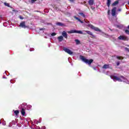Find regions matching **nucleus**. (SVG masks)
<instances>
[{"mask_svg": "<svg viewBox=\"0 0 129 129\" xmlns=\"http://www.w3.org/2000/svg\"><path fill=\"white\" fill-rule=\"evenodd\" d=\"M80 58L81 59V60L83 61V62L86 63V64H88V65H91V63L93 62V59H88L82 55L80 56Z\"/></svg>", "mask_w": 129, "mask_h": 129, "instance_id": "nucleus-1", "label": "nucleus"}, {"mask_svg": "<svg viewBox=\"0 0 129 129\" xmlns=\"http://www.w3.org/2000/svg\"><path fill=\"white\" fill-rule=\"evenodd\" d=\"M68 34H73L74 33H76L77 34H81L82 35H86L85 33V31H81L80 30L78 31L76 30H71L69 31H68Z\"/></svg>", "mask_w": 129, "mask_h": 129, "instance_id": "nucleus-2", "label": "nucleus"}, {"mask_svg": "<svg viewBox=\"0 0 129 129\" xmlns=\"http://www.w3.org/2000/svg\"><path fill=\"white\" fill-rule=\"evenodd\" d=\"M68 34H73L74 33H76L77 34H81L82 35H86L85 33V31H81L80 30L78 31L76 30H71L69 31H68Z\"/></svg>", "mask_w": 129, "mask_h": 129, "instance_id": "nucleus-3", "label": "nucleus"}, {"mask_svg": "<svg viewBox=\"0 0 129 129\" xmlns=\"http://www.w3.org/2000/svg\"><path fill=\"white\" fill-rule=\"evenodd\" d=\"M85 22L86 24H86V25L88 26V27H90V28H91V29H92L93 30H94L95 31L100 32V30L98 28L95 27L94 26H93L92 25L89 24V21H88L87 20H85Z\"/></svg>", "mask_w": 129, "mask_h": 129, "instance_id": "nucleus-4", "label": "nucleus"}, {"mask_svg": "<svg viewBox=\"0 0 129 129\" xmlns=\"http://www.w3.org/2000/svg\"><path fill=\"white\" fill-rule=\"evenodd\" d=\"M110 77L114 81H125V80L123 77H121L120 78H119L115 76H111Z\"/></svg>", "mask_w": 129, "mask_h": 129, "instance_id": "nucleus-5", "label": "nucleus"}, {"mask_svg": "<svg viewBox=\"0 0 129 129\" xmlns=\"http://www.w3.org/2000/svg\"><path fill=\"white\" fill-rule=\"evenodd\" d=\"M64 51H65L66 53H68V54H69L70 55H72V54H73V52H72V51L68 48H64Z\"/></svg>", "mask_w": 129, "mask_h": 129, "instance_id": "nucleus-6", "label": "nucleus"}, {"mask_svg": "<svg viewBox=\"0 0 129 129\" xmlns=\"http://www.w3.org/2000/svg\"><path fill=\"white\" fill-rule=\"evenodd\" d=\"M20 27H21L22 28H27V26L25 25V22H24V21L20 23Z\"/></svg>", "mask_w": 129, "mask_h": 129, "instance_id": "nucleus-7", "label": "nucleus"}, {"mask_svg": "<svg viewBox=\"0 0 129 129\" xmlns=\"http://www.w3.org/2000/svg\"><path fill=\"white\" fill-rule=\"evenodd\" d=\"M118 38L119 40H125L127 39V38L125 36H120L118 37Z\"/></svg>", "mask_w": 129, "mask_h": 129, "instance_id": "nucleus-8", "label": "nucleus"}, {"mask_svg": "<svg viewBox=\"0 0 129 129\" xmlns=\"http://www.w3.org/2000/svg\"><path fill=\"white\" fill-rule=\"evenodd\" d=\"M115 12H116V8L114 7L112 10V16H115Z\"/></svg>", "mask_w": 129, "mask_h": 129, "instance_id": "nucleus-9", "label": "nucleus"}, {"mask_svg": "<svg viewBox=\"0 0 129 129\" xmlns=\"http://www.w3.org/2000/svg\"><path fill=\"white\" fill-rule=\"evenodd\" d=\"M62 35L63 37H64V38L67 39V33H66V32L63 31Z\"/></svg>", "mask_w": 129, "mask_h": 129, "instance_id": "nucleus-10", "label": "nucleus"}, {"mask_svg": "<svg viewBox=\"0 0 129 129\" xmlns=\"http://www.w3.org/2000/svg\"><path fill=\"white\" fill-rule=\"evenodd\" d=\"M103 68L104 69H108V68H109V64H104Z\"/></svg>", "mask_w": 129, "mask_h": 129, "instance_id": "nucleus-11", "label": "nucleus"}, {"mask_svg": "<svg viewBox=\"0 0 129 129\" xmlns=\"http://www.w3.org/2000/svg\"><path fill=\"white\" fill-rule=\"evenodd\" d=\"M57 39L59 42H62V41H63V36H59L57 38Z\"/></svg>", "mask_w": 129, "mask_h": 129, "instance_id": "nucleus-12", "label": "nucleus"}, {"mask_svg": "<svg viewBox=\"0 0 129 129\" xmlns=\"http://www.w3.org/2000/svg\"><path fill=\"white\" fill-rule=\"evenodd\" d=\"M21 114L23 116H25V114H26V112L25 111V110L24 109V108H22L21 110Z\"/></svg>", "mask_w": 129, "mask_h": 129, "instance_id": "nucleus-13", "label": "nucleus"}, {"mask_svg": "<svg viewBox=\"0 0 129 129\" xmlns=\"http://www.w3.org/2000/svg\"><path fill=\"white\" fill-rule=\"evenodd\" d=\"M74 18H75V19H76V20H77L78 21H79V22H80L82 24L83 23V21H81L80 19L79 18H78V17H76V16H74Z\"/></svg>", "mask_w": 129, "mask_h": 129, "instance_id": "nucleus-14", "label": "nucleus"}, {"mask_svg": "<svg viewBox=\"0 0 129 129\" xmlns=\"http://www.w3.org/2000/svg\"><path fill=\"white\" fill-rule=\"evenodd\" d=\"M93 3H94L93 0H90L89 1V4L90 5V6H93Z\"/></svg>", "mask_w": 129, "mask_h": 129, "instance_id": "nucleus-15", "label": "nucleus"}, {"mask_svg": "<svg viewBox=\"0 0 129 129\" xmlns=\"http://www.w3.org/2000/svg\"><path fill=\"white\" fill-rule=\"evenodd\" d=\"M85 32L87 33V34H88V35H92V32H91V31H85Z\"/></svg>", "mask_w": 129, "mask_h": 129, "instance_id": "nucleus-16", "label": "nucleus"}, {"mask_svg": "<svg viewBox=\"0 0 129 129\" xmlns=\"http://www.w3.org/2000/svg\"><path fill=\"white\" fill-rule=\"evenodd\" d=\"M117 4H118V1H115L114 3H113L112 4V6H116V5H117Z\"/></svg>", "mask_w": 129, "mask_h": 129, "instance_id": "nucleus-17", "label": "nucleus"}, {"mask_svg": "<svg viewBox=\"0 0 129 129\" xmlns=\"http://www.w3.org/2000/svg\"><path fill=\"white\" fill-rule=\"evenodd\" d=\"M75 42H76L77 45L80 44V41H79L78 39L75 40Z\"/></svg>", "mask_w": 129, "mask_h": 129, "instance_id": "nucleus-18", "label": "nucleus"}, {"mask_svg": "<svg viewBox=\"0 0 129 129\" xmlns=\"http://www.w3.org/2000/svg\"><path fill=\"white\" fill-rule=\"evenodd\" d=\"M19 112H20L19 111V110H15L14 111V113H15L16 115H18V114H19Z\"/></svg>", "mask_w": 129, "mask_h": 129, "instance_id": "nucleus-19", "label": "nucleus"}, {"mask_svg": "<svg viewBox=\"0 0 129 129\" xmlns=\"http://www.w3.org/2000/svg\"><path fill=\"white\" fill-rule=\"evenodd\" d=\"M110 0H108L107 1V6L108 7H109V6H110Z\"/></svg>", "mask_w": 129, "mask_h": 129, "instance_id": "nucleus-20", "label": "nucleus"}, {"mask_svg": "<svg viewBox=\"0 0 129 129\" xmlns=\"http://www.w3.org/2000/svg\"><path fill=\"white\" fill-rule=\"evenodd\" d=\"M117 59H118V60H122V59H123V57L121 56H117Z\"/></svg>", "mask_w": 129, "mask_h": 129, "instance_id": "nucleus-21", "label": "nucleus"}, {"mask_svg": "<svg viewBox=\"0 0 129 129\" xmlns=\"http://www.w3.org/2000/svg\"><path fill=\"white\" fill-rule=\"evenodd\" d=\"M56 25H57L58 26H63V24H62V23H61V22L57 23Z\"/></svg>", "mask_w": 129, "mask_h": 129, "instance_id": "nucleus-22", "label": "nucleus"}, {"mask_svg": "<svg viewBox=\"0 0 129 129\" xmlns=\"http://www.w3.org/2000/svg\"><path fill=\"white\" fill-rule=\"evenodd\" d=\"M80 15H81V16H82V17H83L84 18H85V15H84V14L82 13H79Z\"/></svg>", "mask_w": 129, "mask_h": 129, "instance_id": "nucleus-23", "label": "nucleus"}, {"mask_svg": "<svg viewBox=\"0 0 129 129\" xmlns=\"http://www.w3.org/2000/svg\"><path fill=\"white\" fill-rule=\"evenodd\" d=\"M91 38H95V35L92 34V35H91Z\"/></svg>", "mask_w": 129, "mask_h": 129, "instance_id": "nucleus-24", "label": "nucleus"}, {"mask_svg": "<svg viewBox=\"0 0 129 129\" xmlns=\"http://www.w3.org/2000/svg\"><path fill=\"white\" fill-rule=\"evenodd\" d=\"M125 32L126 33V34H127L128 35H129V31L128 30H126Z\"/></svg>", "mask_w": 129, "mask_h": 129, "instance_id": "nucleus-25", "label": "nucleus"}, {"mask_svg": "<svg viewBox=\"0 0 129 129\" xmlns=\"http://www.w3.org/2000/svg\"><path fill=\"white\" fill-rule=\"evenodd\" d=\"M31 107H32V106H31V105H28V106H27V108H28V109L31 108Z\"/></svg>", "mask_w": 129, "mask_h": 129, "instance_id": "nucleus-26", "label": "nucleus"}, {"mask_svg": "<svg viewBox=\"0 0 129 129\" xmlns=\"http://www.w3.org/2000/svg\"><path fill=\"white\" fill-rule=\"evenodd\" d=\"M5 5L7 7H9V6H10V4H9V3H5Z\"/></svg>", "mask_w": 129, "mask_h": 129, "instance_id": "nucleus-27", "label": "nucleus"}, {"mask_svg": "<svg viewBox=\"0 0 129 129\" xmlns=\"http://www.w3.org/2000/svg\"><path fill=\"white\" fill-rule=\"evenodd\" d=\"M51 36H56V33H52Z\"/></svg>", "mask_w": 129, "mask_h": 129, "instance_id": "nucleus-28", "label": "nucleus"}, {"mask_svg": "<svg viewBox=\"0 0 129 129\" xmlns=\"http://www.w3.org/2000/svg\"><path fill=\"white\" fill-rule=\"evenodd\" d=\"M19 18L20 20H23V19H24V18H23L22 16H20Z\"/></svg>", "mask_w": 129, "mask_h": 129, "instance_id": "nucleus-29", "label": "nucleus"}, {"mask_svg": "<svg viewBox=\"0 0 129 129\" xmlns=\"http://www.w3.org/2000/svg\"><path fill=\"white\" fill-rule=\"evenodd\" d=\"M36 2V0H31V3H34Z\"/></svg>", "mask_w": 129, "mask_h": 129, "instance_id": "nucleus-30", "label": "nucleus"}, {"mask_svg": "<svg viewBox=\"0 0 129 129\" xmlns=\"http://www.w3.org/2000/svg\"><path fill=\"white\" fill-rule=\"evenodd\" d=\"M45 128H46V127H45V126H42L41 127V129H45Z\"/></svg>", "mask_w": 129, "mask_h": 129, "instance_id": "nucleus-31", "label": "nucleus"}, {"mask_svg": "<svg viewBox=\"0 0 129 129\" xmlns=\"http://www.w3.org/2000/svg\"><path fill=\"white\" fill-rule=\"evenodd\" d=\"M110 11L108 10V14L109 15V13H110Z\"/></svg>", "mask_w": 129, "mask_h": 129, "instance_id": "nucleus-32", "label": "nucleus"}, {"mask_svg": "<svg viewBox=\"0 0 129 129\" xmlns=\"http://www.w3.org/2000/svg\"><path fill=\"white\" fill-rule=\"evenodd\" d=\"M117 66H118V65H119V62H117Z\"/></svg>", "mask_w": 129, "mask_h": 129, "instance_id": "nucleus-33", "label": "nucleus"}, {"mask_svg": "<svg viewBox=\"0 0 129 129\" xmlns=\"http://www.w3.org/2000/svg\"><path fill=\"white\" fill-rule=\"evenodd\" d=\"M70 2H73V0H69Z\"/></svg>", "mask_w": 129, "mask_h": 129, "instance_id": "nucleus-34", "label": "nucleus"}, {"mask_svg": "<svg viewBox=\"0 0 129 129\" xmlns=\"http://www.w3.org/2000/svg\"><path fill=\"white\" fill-rule=\"evenodd\" d=\"M127 28H128V29H129V25L128 26V27H127Z\"/></svg>", "mask_w": 129, "mask_h": 129, "instance_id": "nucleus-35", "label": "nucleus"}, {"mask_svg": "<svg viewBox=\"0 0 129 129\" xmlns=\"http://www.w3.org/2000/svg\"><path fill=\"white\" fill-rule=\"evenodd\" d=\"M128 5H129V2H128Z\"/></svg>", "mask_w": 129, "mask_h": 129, "instance_id": "nucleus-36", "label": "nucleus"}, {"mask_svg": "<svg viewBox=\"0 0 129 129\" xmlns=\"http://www.w3.org/2000/svg\"><path fill=\"white\" fill-rule=\"evenodd\" d=\"M11 83H12V81H11Z\"/></svg>", "mask_w": 129, "mask_h": 129, "instance_id": "nucleus-37", "label": "nucleus"}, {"mask_svg": "<svg viewBox=\"0 0 129 129\" xmlns=\"http://www.w3.org/2000/svg\"><path fill=\"white\" fill-rule=\"evenodd\" d=\"M30 51H32L31 49H30Z\"/></svg>", "mask_w": 129, "mask_h": 129, "instance_id": "nucleus-38", "label": "nucleus"}]
</instances>
